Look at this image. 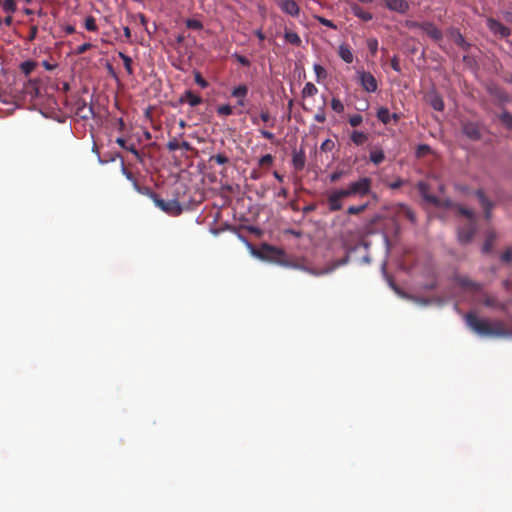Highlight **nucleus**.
<instances>
[{
    "label": "nucleus",
    "mask_w": 512,
    "mask_h": 512,
    "mask_svg": "<svg viewBox=\"0 0 512 512\" xmlns=\"http://www.w3.org/2000/svg\"><path fill=\"white\" fill-rule=\"evenodd\" d=\"M475 196L477 197V199L479 200L482 208L484 209V216L487 220H490L491 219V216H492V209L494 207V204L492 201H490L484 191L482 189H478L475 191Z\"/></svg>",
    "instance_id": "obj_10"
},
{
    "label": "nucleus",
    "mask_w": 512,
    "mask_h": 512,
    "mask_svg": "<svg viewBox=\"0 0 512 512\" xmlns=\"http://www.w3.org/2000/svg\"><path fill=\"white\" fill-rule=\"evenodd\" d=\"M487 27L494 35H499L502 38L510 35V29L493 18L487 19Z\"/></svg>",
    "instance_id": "obj_9"
},
{
    "label": "nucleus",
    "mask_w": 512,
    "mask_h": 512,
    "mask_svg": "<svg viewBox=\"0 0 512 512\" xmlns=\"http://www.w3.org/2000/svg\"><path fill=\"white\" fill-rule=\"evenodd\" d=\"M421 25H423V22H417V21H407L406 22V27H408L409 29L417 28V29L421 30Z\"/></svg>",
    "instance_id": "obj_64"
},
{
    "label": "nucleus",
    "mask_w": 512,
    "mask_h": 512,
    "mask_svg": "<svg viewBox=\"0 0 512 512\" xmlns=\"http://www.w3.org/2000/svg\"><path fill=\"white\" fill-rule=\"evenodd\" d=\"M385 155L384 152L380 149L373 150L370 153V161L374 164L378 165L384 161Z\"/></svg>",
    "instance_id": "obj_34"
},
{
    "label": "nucleus",
    "mask_w": 512,
    "mask_h": 512,
    "mask_svg": "<svg viewBox=\"0 0 512 512\" xmlns=\"http://www.w3.org/2000/svg\"><path fill=\"white\" fill-rule=\"evenodd\" d=\"M118 56L122 59L125 70L128 73V75H133L134 71H133V66H132V63H133L132 58L130 56L124 54L123 52H119Z\"/></svg>",
    "instance_id": "obj_30"
},
{
    "label": "nucleus",
    "mask_w": 512,
    "mask_h": 512,
    "mask_svg": "<svg viewBox=\"0 0 512 512\" xmlns=\"http://www.w3.org/2000/svg\"><path fill=\"white\" fill-rule=\"evenodd\" d=\"M92 47L90 43H83L76 49V54L80 55L85 53L87 50H89Z\"/></svg>",
    "instance_id": "obj_56"
},
{
    "label": "nucleus",
    "mask_w": 512,
    "mask_h": 512,
    "mask_svg": "<svg viewBox=\"0 0 512 512\" xmlns=\"http://www.w3.org/2000/svg\"><path fill=\"white\" fill-rule=\"evenodd\" d=\"M458 212L459 214H461L462 216H465L469 222H475L474 220V212L468 208H465V207H462V206H459L458 207Z\"/></svg>",
    "instance_id": "obj_42"
},
{
    "label": "nucleus",
    "mask_w": 512,
    "mask_h": 512,
    "mask_svg": "<svg viewBox=\"0 0 512 512\" xmlns=\"http://www.w3.org/2000/svg\"><path fill=\"white\" fill-rule=\"evenodd\" d=\"M179 102L188 103L191 107H196L202 103V98L191 90H187L180 96Z\"/></svg>",
    "instance_id": "obj_16"
},
{
    "label": "nucleus",
    "mask_w": 512,
    "mask_h": 512,
    "mask_svg": "<svg viewBox=\"0 0 512 512\" xmlns=\"http://www.w3.org/2000/svg\"><path fill=\"white\" fill-rule=\"evenodd\" d=\"M331 108L336 113H342L344 111V104L338 98H332L331 100Z\"/></svg>",
    "instance_id": "obj_43"
},
{
    "label": "nucleus",
    "mask_w": 512,
    "mask_h": 512,
    "mask_svg": "<svg viewBox=\"0 0 512 512\" xmlns=\"http://www.w3.org/2000/svg\"><path fill=\"white\" fill-rule=\"evenodd\" d=\"M449 33L457 46L462 48L464 51H468L470 49L471 44L465 40L464 36L458 29H451Z\"/></svg>",
    "instance_id": "obj_19"
},
{
    "label": "nucleus",
    "mask_w": 512,
    "mask_h": 512,
    "mask_svg": "<svg viewBox=\"0 0 512 512\" xmlns=\"http://www.w3.org/2000/svg\"><path fill=\"white\" fill-rule=\"evenodd\" d=\"M36 67V63L34 61H25L23 63H21L20 65V69L21 71L26 75L28 76L30 73L33 72V70L35 69Z\"/></svg>",
    "instance_id": "obj_36"
},
{
    "label": "nucleus",
    "mask_w": 512,
    "mask_h": 512,
    "mask_svg": "<svg viewBox=\"0 0 512 512\" xmlns=\"http://www.w3.org/2000/svg\"><path fill=\"white\" fill-rule=\"evenodd\" d=\"M38 33V27L36 25H32L30 27L29 35H28V41H33Z\"/></svg>",
    "instance_id": "obj_59"
},
{
    "label": "nucleus",
    "mask_w": 512,
    "mask_h": 512,
    "mask_svg": "<svg viewBox=\"0 0 512 512\" xmlns=\"http://www.w3.org/2000/svg\"><path fill=\"white\" fill-rule=\"evenodd\" d=\"M351 10L353 12V14L358 17L359 19H361L362 21H370L373 16L370 12L368 11H365L362 7H360L358 4H352L351 5Z\"/></svg>",
    "instance_id": "obj_23"
},
{
    "label": "nucleus",
    "mask_w": 512,
    "mask_h": 512,
    "mask_svg": "<svg viewBox=\"0 0 512 512\" xmlns=\"http://www.w3.org/2000/svg\"><path fill=\"white\" fill-rule=\"evenodd\" d=\"M314 119L318 123H324L326 121V114L323 109H319V111L315 114Z\"/></svg>",
    "instance_id": "obj_53"
},
{
    "label": "nucleus",
    "mask_w": 512,
    "mask_h": 512,
    "mask_svg": "<svg viewBox=\"0 0 512 512\" xmlns=\"http://www.w3.org/2000/svg\"><path fill=\"white\" fill-rule=\"evenodd\" d=\"M386 6L388 9L402 14L409 10V4L405 0H386Z\"/></svg>",
    "instance_id": "obj_18"
},
{
    "label": "nucleus",
    "mask_w": 512,
    "mask_h": 512,
    "mask_svg": "<svg viewBox=\"0 0 512 512\" xmlns=\"http://www.w3.org/2000/svg\"><path fill=\"white\" fill-rule=\"evenodd\" d=\"M417 188L425 201L435 206H441L440 200L436 196L429 193V185L427 183L421 181L417 184Z\"/></svg>",
    "instance_id": "obj_13"
},
{
    "label": "nucleus",
    "mask_w": 512,
    "mask_h": 512,
    "mask_svg": "<svg viewBox=\"0 0 512 512\" xmlns=\"http://www.w3.org/2000/svg\"><path fill=\"white\" fill-rule=\"evenodd\" d=\"M314 71L318 78L324 77L326 75V70L319 64L314 65Z\"/></svg>",
    "instance_id": "obj_58"
},
{
    "label": "nucleus",
    "mask_w": 512,
    "mask_h": 512,
    "mask_svg": "<svg viewBox=\"0 0 512 512\" xmlns=\"http://www.w3.org/2000/svg\"><path fill=\"white\" fill-rule=\"evenodd\" d=\"M342 189H337L332 191L327 197L328 209L330 212H336L342 209L343 204L342 200L346 198L344 194H342Z\"/></svg>",
    "instance_id": "obj_4"
},
{
    "label": "nucleus",
    "mask_w": 512,
    "mask_h": 512,
    "mask_svg": "<svg viewBox=\"0 0 512 512\" xmlns=\"http://www.w3.org/2000/svg\"><path fill=\"white\" fill-rule=\"evenodd\" d=\"M372 181L368 177L360 178L358 181L350 183L346 188H343L342 191L346 198L351 196H366L371 191Z\"/></svg>",
    "instance_id": "obj_2"
},
{
    "label": "nucleus",
    "mask_w": 512,
    "mask_h": 512,
    "mask_svg": "<svg viewBox=\"0 0 512 512\" xmlns=\"http://www.w3.org/2000/svg\"><path fill=\"white\" fill-rule=\"evenodd\" d=\"M306 155L304 150L294 151L292 155V165L296 171H301L305 167Z\"/></svg>",
    "instance_id": "obj_20"
},
{
    "label": "nucleus",
    "mask_w": 512,
    "mask_h": 512,
    "mask_svg": "<svg viewBox=\"0 0 512 512\" xmlns=\"http://www.w3.org/2000/svg\"><path fill=\"white\" fill-rule=\"evenodd\" d=\"M482 303L486 306V307H490V308H497L501 311H506L507 309V305L505 303H500L496 297L494 296H491V295H488V294H484L483 295V300H482Z\"/></svg>",
    "instance_id": "obj_21"
},
{
    "label": "nucleus",
    "mask_w": 512,
    "mask_h": 512,
    "mask_svg": "<svg viewBox=\"0 0 512 512\" xmlns=\"http://www.w3.org/2000/svg\"><path fill=\"white\" fill-rule=\"evenodd\" d=\"M273 161L274 157L271 154H266L259 159L258 165L260 167H269L273 164Z\"/></svg>",
    "instance_id": "obj_40"
},
{
    "label": "nucleus",
    "mask_w": 512,
    "mask_h": 512,
    "mask_svg": "<svg viewBox=\"0 0 512 512\" xmlns=\"http://www.w3.org/2000/svg\"><path fill=\"white\" fill-rule=\"evenodd\" d=\"M501 260L503 262H509L512 260V249H507L501 255Z\"/></svg>",
    "instance_id": "obj_60"
},
{
    "label": "nucleus",
    "mask_w": 512,
    "mask_h": 512,
    "mask_svg": "<svg viewBox=\"0 0 512 512\" xmlns=\"http://www.w3.org/2000/svg\"><path fill=\"white\" fill-rule=\"evenodd\" d=\"M217 114L219 116H230L233 114V108L229 104H223L217 107Z\"/></svg>",
    "instance_id": "obj_37"
},
{
    "label": "nucleus",
    "mask_w": 512,
    "mask_h": 512,
    "mask_svg": "<svg viewBox=\"0 0 512 512\" xmlns=\"http://www.w3.org/2000/svg\"><path fill=\"white\" fill-rule=\"evenodd\" d=\"M259 116L260 120L265 123H268L271 128L275 126L276 118L272 117L268 110H262Z\"/></svg>",
    "instance_id": "obj_35"
},
{
    "label": "nucleus",
    "mask_w": 512,
    "mask_h": 512,
    "mask_svg": "<svg viewBox=\"0 0 512 512\" xmlns=\"http://www.w3.org/2000/svg\"><path fill=\"white\" fill-rule=\"evenodd\" d=\"M350 139L355 145L360 146L368 140V134L362 131L354 130L350 135Z\"/></svg>",
    "instance_id": "obj_26"
},
{
    "label": "nucleus",
    "mask_w": 512,
    "mask_h": 512,
    "mask_svg": "<svg viewBox=\"0 0 512 512\" xmlns=\"http://www.w3.org/2000/svg\"><path fill=\"white\" fill-rule=\"evenodd\" d=\"M280 8L284 13L292 17H298L300 14V7L294 0H282L280 2Z\"/></svg>",
    "instance_id": "obj_14"
},
{
    "label": "nucleus",
    "mask_w": 512,
    "mask_h": 512,
    "mask_svg": "<svg viewBox=\"0 0 512 512\" xmlns=\"http://www.w3.org/2000/svg\"><path fill=\"white\" fill-rule=\"evenodd\" d=\"M344 175L343 171H335L330 175V181L331 182H337L341 179V177Z\"/></svg>",
    "instance_id": "obj_62"
},
{
    "label": "nucleus",
    "mask_w": 512,
    "mask_h": 512,
    "mask_svg": "<svg viewBox=\"0 0 512 512\" xmlns=\"http://www.w3.org/2000/svg\"><path fill=\"white\" fill-rule=\"evenodd\" d=\"M489 94L493 96L501 105H504L510 101L509 94L497 85H490L487 88Z\"/></svg>",
    "instance_id": "obj_11"
},
{
    "label": "nucleus",
    "mask_w": 512,
    "mask_h": 512,
    "mask_svg": "<svg viewBox=\"0 0 512 512\" xmlns=\"http://www.w3.org/2000/svg\"><path fill=\"white\" fill-rule=\"evenodd\" d=\"M284 38L285 40L294 45V46H300L302 41H301V38L299 37V35L296 33V32H293V31H285L284 33Z\"/></svg>",
    "instance_id": "obj_27"
},
{
    "label": "nucleus",
    "mask_w": 512,
    "mask_h": 512,
    "mask_svg": "<svg viewBox=\"0 0 512 512\" xmlns=\"http://www.w3.org/2000/svg\"><path fill=\"white\" fill-rule=\"evenodd\" d=\"M391 67L396 72H400L401 70L399 59L396 56H394L391 60Z\"/></svg>",
    "instance_id": "obj_61"
},
{
    "label": "nucleus",
    "mask_w": 512,
    "mask_h": 512,
    "mask_svg": "<svg viewBox=\"0 0 512 512\" xmlns=\"http://www.w3.org/2000/svg\"><path fill=\"white\" fill-rule=\"evenodd\" d=\"M338 54H339L340 58L348 64L352 63L354 60L353 53H352L350 47L346 44H342L339 46Z\"/></svg>",
    "instance_id": "obj_24"
},
{
    "label": "nucleus",
    "mask_w": 512,
    "mask_h": 512,
    "mask_svg": "<svg viewBox=\"0 0 512 512\" xmlns=\"http://www.w3.org/2000/svg\"><path fill=\"white\" fill-rule=\"evenodd\" d=\"M264 249L267 253V257L273 262L283 266H290L289 261L286 259V253L284 250L272 246H265Z\"/></svg>",
    "instance_id": "obj_5"
},
{
    "label": "nucleus",
    "mask_w": 512,
    "mask_h": 512,
    "mask_svg": "<svg viewBox=\"0 0 512 512\" xmlns=\"http://www.w3.org/2000/svg\"><path fill=\"white\" fill-rule=\"evenodd\" d=\"M235 57H236V60L238 61V63H240L242 66L248 67L251 65V62L247 57H245L243 55H238V54H236Z\"/></svg>",
    "instance_id": "obj_55"
},
{
    "label": "nucleus",
    "mask_w": 512,
    "mask_h": 512,
    "mask_svg": "<svg viewBox=\"0 0 512 512\" xmlns=\"http://www.w3.org/2000/svg\"><path fill=\"white\" fill-rule=\"evenodd\" d=\"M185 25L188 29L192 30H201L203 28L202 22L197 19H187Z\"/></svg>",
    "instance_id": "obj_38"
},
{
    "label": "nucleus",
    "mask_w": 512,
    "mask_h": 512,
    "mask_svg": "<svg viewBox=\"0 0 512 512\" xmlns=\"http://www.w3.org/2000/svg\"><path fill=\"white\" fill-rule=\"evenodd\" d=\"M430 147L426 144H421L416 149V156L417 157H423L427 155L430 152Z\"/></svg>",
    "instance_id": "obj_51"
},
{
    "label": "nucleus",
    "mask_w": 512,
    "mask_h": 512,
    "mask_svg": "<svg viewBox=\"0 0 512 512\" xmlns=\"http://www.w3.org/2000/svg\"><path fill=\"white\" fill-rule=\"evenodd\" d=\"M367 47L371 54L374 56L378 50V41L375 38H370L367 40Z\"/></svg>",
    "instance_id": "obj_48"
},
{
    "label": "nucleus",
    "mask_w": 512,
    "mask_h": 512,
    "mask_svg": "<svg viewBox=\"0 0 512 512\" xmlns=\"http://www.w3.org/2000/svg\"><path fill=\"white\" fill-rule=\"evenodd\" d=\"M194 81L196 84H198L201 88L205 89L209 86V83L208 81H206L200 72H195L194 73Z\"/></svg>",
    "instance_id": "obj_45"
},
{
    "label": "nucleus",
    "mask_w": 512,
    "mask_h": 512,
    "mask_svg": "<svg viewBox=\"0 0 512 512\" xmlns=\"http://www.w3.org/2000/svg\"><path fill=\"white\" fill-rule=\"evenodd\" d=\"M134 189L140 194L146 195L149 198H151L153 202H155V198L158 197V194H156L151 188L146 186H140L138 183H135Z\"/></svg>",
    "instance_id": "obj_28"
},
{
    "label": "nucleus",
    "mask_w": 512,
    "mask_h": 512,
    "mask_svg": "<svg viewBox=\"0 0 512 512\" xmlns=\"http://www.w3.org/2000/svg\"><path fill=\"white\" fill-rule=\"evenodd\" d=\"M464 320L471 331L482 337H509L512 335L502 321L481 319L475 312L466 313Z\"/></svg>",
    "instance_id": "obj_1"
},
{
    "label": "nucleus",
    "mask_w": 512,
    "mask_h": 512,
    "mask_svg": "<svg viewBox=\"0 0 512 512\" xmlns=\"http://www.w3.org/2000/svg\"><path fill=\"white\" fill-rule=\"evenodd\" d=\"M210 160L215 161L219 165L227 164L229 162V158L225 154L221 153L213 155Z\"/></svg>",
    "instance_id": "obj_46"
},
{
    "label": "nucleus",
    "mask_w": 512,
    "mask_h": 512,
    "mask_svg": "<svg viewBox=\"0 0 512 512\" xmlns=\"http://www.w3.org/2000/svg\"><path fill=\"white\" fill-rule=\"evenodd\" d=\"M476 233V223L469 222L466 226L458 230V239L462 244L469 243Z\"/></svg>",
    "instance_id": "obj_8"
},
{
    "label": "nucleus",
    "mask_w": 512,
    "mask_h": 512,
    "mask_svg": "<svg viewBox=\"0 0 512 512\" xmlns=\"http://www.w3.org/2000/svg\"><path fill=\"white\" fill-rule=\"evenodd\" d=\"M421 30L436 42L442 40L443 38L442 31L432 22H423V25H421Z\"/></svg>",
    "instance_id": "obj_12"
},
{
    "label": "nucleus",
    "mask_w": 512,
    "mask_h": 512,
    "mask_svg": "<svg viewBox=\"0 0 512 512\" xmlns=\"http://www.w3.org/2000/svg\"><path fill=\"white\" fill-rule=\"evenodd\" d=\"M493 238L494 236L493 235H489L486 239V241L484 242L483 244V247H482V251L483 253H489L492 249V244H493Z\"/></svg>",
    "instance_id": "obj_52"
},
{
    "label": "nucleus",
    "mask_w": 512,
    "mask_h": 512,
    "mask_svg": "<svg viewBox=\"0 0 512 512\" xmlns=\"http://www.w3.org/2000/svg\"><path fill=\"white\" fill-rule=\"evenodd\" d=\"M499 119L508 130L512 131V114L510 112L503 111L499 115Z\"/></svg>",
    "instance_id": "obj_32"
},
{
    "label": "nucleus",
    "mask_w": 512,
    "mask_h": 512,
    "mask_svg": "<svg viewBox=\"0 0 512 512\" xmlns=\"http://www.w3.org/2000/svg\"><path fill=\"white\" fill-rule=\"evenodd\" d=\"M367 206H368L367 204H363V205H359V206H350L347 209V213L349 215L360 214L366 210Z\"/></svg>",
    "instance_id": "obj_44"
},
{
    "label": "nucleus",
    "mask_w": 512,
    "mask_h": 512,
    "mask_svg": "<svg viewBox=\"0 0 512 512\" xmlns=\"http://www.w3.org/2000/svg\"><path fill=\"white\" fill-rule=\"evenodd\" d=\"M318 92V89L317 87L311 83V82H307L302 90V95L303 97H312L314 95H316Z\"/></svg>",
    "instance_id": "obj_33"
},
{
    "label": "nucleus",
    "mask_w": 512,
    "mask_h": 512,
    "mask_svg": "<svg viewBox=\"0 0 512 512\" xmlns=\"http://www.w3.org/2000/svg\"><path fill=\"white\" fill-rule=\"evenodd\" d=\"M76 113L82 119H89L94 117V110L92 106H88L84 101L78 106Z\"/></svg>",
    "instance_id": "obj_25"
},
{
    "label": "nucleus",
    "mask_w": 512,
    "mask_h": 512,
    "mask_svg": "<svg viewBox=\"0 0 512 512\" xmlns=\"http://www.w3.org/2000/svg\"><path fill=\"white\" fill-rule=\"evenodd\" d=\"M24 92L32 99L37 98L40 95V81L37 79H30L24 85Z\"/></svg>",
    "instance_id": "obj_17"
},
{
    "label": "nucleus",
    "mask_w": 512,
    "mask_h": 512,
    "mask_svg": "<svg viewBox=\"0 0 512 512\" xmlns=\"http://www.w3.org/2000/svg\"><path fill=\"white\" fill-rule=\"evenodd\" d=\"M315 19L322 25L329 27L331 29H337V26L329 19H326L322 16H315Z\"/></svg>",
    "instance_id": "obj_50"
},
{
    "label": "nucleus",
    "mask_w": 512,
    "mask_h": 512,
    "mask_svg": "<svg viewBox=\"0 0 512 512\" xmlns=\"http://www.w3.org/2000/svg\"><path fill=\"white\" fill-rule=\"evenodd\" d=\"M462 133L472 141H478L482 138L481 127L476 122L463 123Z\"/></svg>",
    "instance_id": "obj_6"
},
{
    "label": "nucleus",
    "mask_w": 512,
    "mask_h": 512,
    "mask_svg": "<svg viewBox=\"0 0 512 512\" xmlns=\"http://www.w3.org/2000/svg\"><path fill=\"white\" fill-rule=\"evenodd\" d=\"M154 204L170 216H179L183 211L181 204L175 199L166 201L158 196Z\"/></svg>",
    "instance_id": "obj_3"
},
{
    "label": "nucleus",
    "mask_w": 512,
    "mask_h": 512,
    "mask_svg": "<svg viewBox=\"0 0 512 512\" xmlns=\"http://www.w3.org/2000/svg\"><path fill=\"white\" fill-rule=\"evenodd\" d=\"M248 94V87L245 84H241L239 86H236L231 91V96L237 99V104L239 106L245 105V99Z\"/></svg>",
    "instance_id": "obj_15"
},
{
    "label": "nucleus",
    "mask_w": 512,
    "mask_h": 512,
    "mask_svg": "<svg viewBox=\"0 0 512 512\" xmlns=\"http://www.w3.org/2000/svg\"><path fill=\"white\" fill-rule=\"evenodd\" d=\"M348 122L352 127H358L363 122V117L360 114H354L349 117Z\"/></svg>",
    "instance_id": "obj_47"
},
{
    "label": "nucleus",
    "mask_w": 512,
    "mask_h": 512,
    "mask_svg": "<svg viewBox=\"0 0 512 512\" xmlns=\"http://www.w3.org/2000/svg\"><path fill=\"white\" fill-rule=\"evenodd\" d=\"M429 103L432 106V108L436 111H443L444 110V102L443 99L435 94L433 96H430Z\"/></svg>",
    "instance_id": "obj_29"
},
{
    "label": "nucleus",
    "mask_w": 512,
    "mask_h": 512,
    "mask_svg": "<svg viewBox=\"0 0 512 512\" xmlns=\"http://www.w3.org/2000/svg\"><path fill=\"white\" fill-rule=\"evenodd\" d=\"M359 80L363 89L369 93L375 92L378 88L377 80L370 72L359 73Z\"/></svg>",
    "instance_id": "obj_7"
},
{
    "label": "nucleus",
    "mask_w": 512,
    "mask_h": 512,
    "mask_svg": "<svg viewBox=\"0 0 512 512\" xmlns=\"http://www.w3.org/2000/svg\"><path fill=\"white\" fill-rule=\"evenodd\" d=\"M259 132H260L261 136L264 137L265 139L272 141L275 138L274 134L268 130L261 129V130H259Z\"/></svg>",
    "instance_id": "obj_63"
},
{
    "label": "nucleus",
    "mask_w": 512,
    "mask_h": 512,
    "mask_svg": "<svg viewBox=\"0 0 512 512\" xmlns=\"http://www.w3.org/2000/svg\"><path fill=\"white\" fill-rule=\"evenodd\" d=\"M84 26L85 28L88 30V31H92V32H95L97 31L98 27L96 25V20L93 16H88L86 19H85V23H84Z\"/></svg>",
    "instance_id": "obj_41"
},
{
    "label": "nucleus",
    "mask_w": 512,
    "mask_h": 512,
    "mask_svg": "<svg viewBox=\"0 0 512 512\" xmlns=\"http://www.w3.org/2000/svg\"><path fill=\"white\" fill-rule=\"evenodd\" d=\"M3 10L7 13H13L17 9L15 0H5L2 4Z\"/></svg>",
    "instance_id": "obj_39"
},
{
    "label": "nucleus",
    "mask_w": 512,
    "mask_h": 512,
    "mask_svg": "<svg viewBox=\"0 0 512 512\" xmlns=\"http://www.w3.org/2000/svg\"><path fill=\"white\" fill-rule=\"evenodd\" d=\"M121 170H122V173L123 175L130 181L132 182L133 184V187H135V183H138L137 182V179L135 178V176L133 175L132 172H130L129 170H127V168L125 167L124 164H122V167H121Z\"/></svg>",
    "instance_id": "obj_49"
},
{
    "label": "nucleus",
    "mask_w": 512,
    "mask_h": 512,
    "mask_svg": "<svg viewBox=\"0 0 512 512\" xmlns=\"http://www.w3.org/2000/svg\"><path fill=\"white\" fill-rule=\"evenodd\" d=\"M167 148L169 151H176L180 148V143L177 139H173L167 143Z\"/></svg>",
    "instance_id": "obj_54"
},
{
    "label": "nucleus",
    "mask_w": 512,
    "mask_h": 512,
    "mask_svg": "<svg viewBox=\"0 0 512 512\" xmlns=\"http://www.w3.org/2000/svg\"><path fill=\"white\" fill-rule=\"evenodd\" d=\"M459 285L469 291L478 292L482 289V285L479 283H476L469 278L462 277L458 280Z\"/></svg>",
    "instance_id": "obj_22"
},
{
    "label": "nucleus",
    "mask_w": 512,
    "mask_h": 512,
    "mask_svg": "<svg viewBox=\"0 0 512 512\" xmlns=\"http://www.w3.org/2000/svg\"><path fill=\"white\" fill-rule=\"evenodd\" d=\"M125 150L131 152L138 160H141L139 151L136 149L134 144L126 145Z\"/></svg>",
    "instance_id": "obj_57"
},
{
    "label": "nucleus",
    "mask_w": 512,
    "mask_h": 512,
    "mask_svg": "<svg viewBox=\"0 0 512 512\" xmlns=\"http://www.w3.org/2000/svg\"><path fill=\"white\" fill-rule=\"evenodd\" d=\"M377 118L383 124H388L391 121V113L389 112V109L386 107L379 108L377 111Z\"/></svg>",
    "instance_id": "obj_31"
}]
</instances>
